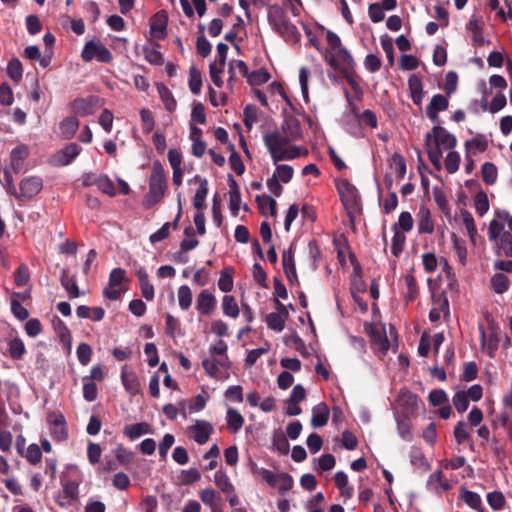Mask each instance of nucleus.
<instances>
[{"label": "nucleus", "instance_id": "obj_62", "mask_svg": "<svg viewBox=\"0 0 512 512\" xmlns=\"http://www.w3.org/2000/svg\"><path fill=\"white\" fill-rule=\"evenodd\" d=\"M276 176L283 183H288L291 181L294 170L292 166L287 164H276Z\"/></svg>", "mask_w": 512, "mask_h": 512}, {"label": "nucleus", "instance_id": "obj_14", "mask_svg": "<svg viewBox=\"0 0 512 512\" xmlns=\"http://www.w3.org/2000/svg\"><path fill=\"white\" fill-rule=\"evenodd\" d=\"M263 140L271 157L274 156L284 146L290 143L288 138L281 136L278 132L266 133L263 137Z\"/></svg>", "mask_w": 512, "mask_h": 512}, {"label": "nucleus", "instance_id": "obj_37", "mask_svg": "<svg viewBox=\"0 0 512 512\" xmlns=\"http://www.w3.org/2000/svg\"><path fill=\"white\" fill-rule=\"evenodd\" d=\"M390 168L397 174L398 179L404 178L406 174V161L399 153H394L389 160Z\"/></svg>", "mask_w": 512, "mask_h": 512}, {"label": "nucleus", "instance_id": "obj_5", "mask_svg": "<svg viewBox=\"0 0 512 512\" xmlns=\"http://www.w3.org/2000/svg\"><path fill=\"white\" fill-rule=\"evenodd\" d=\"M336 188L340 200L347 211V215L351 222H353L355 217L362 213L360 194L357 188L347 179H337Z\"/></svg>", "mask_w": 512, "mask_h": 512}, {"label": "nucleus", "instance_id": "obj_38", "mask_svg": "<svg viewBox=\"0 0 512 512\" xmlns=\"http://www.w3.org/2000/svg\"><path fill=\"white\" fill-rule=\"evenodd\" d=\"M334 482L336 487L341 491V495L345 497H351L353 494V488L348 485V477L345 472L338 471L334 475Z\"/></svg>", "mask_w": 512, "mask_h": 512}, {"label": "nucleus", "instance_id": "obj_44", "mask_svg": "<svg viewBox=\"0 0 512 512\" xmlns=\"http://www.w3.org/2000/svg\"><path fill=\"white\" fill-rule=\"evenodd\" d=\"M414 220L410 212L404 211L399 215L398 222L393 225V230L400 228L403 232H410L413 228Z\"/></svg>", "mask_w": 512, "mask_h": 512}, {"label": "nucleus", "instance_id": "obj_51", "mask_svg": "<svg viewBox=\"0 0 512 512\" xmlns=\"http://www.w3.org/2000/svg\"><path fill=\"white\" fill-rule=\"evenodd\" d=\"M488 147V142L483 135H478L465 142L466 153H469L471 149L478 152H484Z\"/></svg>", "mask_w": 512, "mask_h": 512}, {"label": "nucleus", "instance_id": "obj_39", "mask_svg": "<svg viewBox=\"0 0 512 512\" xmlns=\"http://www.w3.org/2000/svg\"><path fill=\"white\" fill-rule=\"evenodd\" d=\"M8 76L13 80L14 82L18 83L23 76V67L20 60L16 57L9 60L6 68Z\"/></svg>", "mask_w": 512, "mask_h": 512}, {"label": "nucleus", "instance_id": "obj_19", "mask_svg": "<svg viewBox=\"0 0 512 512\" xmlns=\"http://www.w3.org/2000/svg\"><path fill=\"white\" fill-rule=\"evenodd\" d=\"M417 218L418 232L420 234H432L434 232V223L428 208L421 206Z\"/></svg>", "mask_w": 512, "mask_h": 512}, {"label": "nucleus", "instance_id": "obj_49", "mask_svg": "<svg viewBox=\"0 0 512 512\" xmlns=\"http://www.w3.org/2000/svg\"><path fill=\"white\" fill-rule=\"evenodd\" d=\"M299 156H300L299 148L292 147L290 149H285L283 147L271 158H272L274 164H277L279 161L293 160Z\"/></svg>", "mask_w": 512, "mask_h": 512}, {"label": "nucleus", "instance_id": "obj_32", "mask_svg": "<svg viewBox=\"0 0 512 512\" xmlns=\"http://www.w3.org/2000/svg\"><path fill=\"white\" fill-rule=\"evenodd\" d=\"M272 445L279 453L283 455L289 453L290 445L287 436L281 431H274L272 435Z\"/></svg>", "mask_w": 512, "mask_h": 512}, {"label": "nucleus", "instance_id": "obj_52", "mask_svg": "<svg viewBox=\"0 0 512 512\" xmlns=\"http://www.w3.org/2000/svg\"><path fill=\"white\" fill-rule=\"evenodd\" d=\"M454 437L458 444H463L470 439V431L468 424L464 421H460L454 428Z\"/></svg>", "mask_w": 512, "mask_h": 512}, {"label": "nucleus", "instance_id": "obj_55", "mask_svg": "<svg viewBox=\"0 0 512 512\" xmlns=\"http://www.w3.org/2000/svg\"><path fill=\"white\" fill-rule=\"evenodd\" d=\"M407 287L406 300L414 301L418 295V285L415 277L412 274H407L404 278Z\"/></svg>", "mask_w": 512, "mask_h": 512}, {"label": "nucleus", "instance_id": "obj_9", "mask_svg": "<svg viewBox=\"0 0 512 512\" xmlns=\"http://www.w3.org/2000/svg\"><path fill=\"white\" fill-rule=\"evenodd\" d=\"M82 148L77 143H68L53 157L56 166L69 165L81 152Z\"/></svg>", "mask_w": 512, "mask_h": 512}, {"label": "nucleus", "instance_id": "obj_7", "mask_svg": "<svg viewBox=\"0 0 512 512\" xmlns=\"http://www.w3.org/2000/svg\"><path fill=\"white\" fill-rule=\"evenodd\" d=\"M100 107V98L90 95L85 98H76L71 104L72 112L80 117L92 115Z\"/></svg>", "mask_w": 512, "mask_h": 512}, {"label": "nucleus", "instance_id": "obj_33", "mask_svg": "<svg viewBox=\"0 0 512 512\" xmlns=\"http://www.w3.org/2000/svg\"><path fill=\"white\" fill-rule=\"evenodd\" d=\"M270 78L271 76L269 72L264 68L249 72L248 76L246 77L248 84L251 86H260L264 83H267Z\"/></svg>", "mask_w": 512, "mask_h": 512}, {"label": "nucleus", "instance_id": "obj_61", "mask_svg": "<svg viewBox=\"0 0 512 512\" xmlns=\"http://www.w3.org/2000/svg\"><path fill=\"white\" fill-rule=\"evenodd\" d=\"M474 202L475 209L480 216H483L489 210V201L485 192H478Z\"/></svg>", "mask_w": 512, "mask_h": 512}, {"label": "nucleus", "instance_id": "obj_24", "mask_svg": "<svg viewBox=\"0 0 512 512\" xmlns=\"http://www.w3.org/2000/svg\"><path fill=\"white\" fill-rule=\"evenodd\" d=\"M78 128L79 121L73 116L66 117L59 124L60 134L62 138L66 140L73 138Z\"/></svg>", "mask_w": 512, "mask_h": 512}, {"label": "nucleus", "instance_id": "obj_46", "mask_svg": "<svg viewBox=\"0 0 512 512\" xmlns=\"http://www.w3.org/2000/svg\"><path fill=\"white\" fill-rule=\"evenodd\" d=\"M178 302L182 310H187L192 303V292L189 286L181 285L178 289Z\"/></svg>", "mask_w": 512, "mask_h": 512}, {"label": "nucleus", "instance_id": "obj_3", "mask_svg": "<svg viewBox=\"0 0 512 512\" xmlns=\"http://www.w3.org/2000/svg\"><path fill=\"white\" fill-rule=\"evenodd\" d=\"M167 179L164 168L160 161L152 164V171L149 177V190L144 195L142 205L145 209H151L158 204L165 195Z\"/></svg>", "mask_w": 512, "mask_h": 512}, {"label": "nucleus", "instance_id": "obj_35", "mask_svg": "<svg viewBox=\"0 0 512 512\" xmlns=\"http://www.w3.org/2000/svg\"><path fill=\"white\" fill-rule=\"evenodd\" d=\"M222 310L224 315L231 317V318H237L239 315V307L236 302V299L232 295H225L222 298Z\"/></svg>", "mask_w": 512, "mask_h": 512}, {"label": "nucleus", "instance_id": "obj_36", "mask_svg": "<svg viewBox=\"0 0 512 512\" xmlns=\"http://www.w3.org/2000/svg\"><path fill=\"white\" fill-rule=\"evenodd\" d=\"M411 428V420L407 416L397 418L398 433L400 437L407 442H410L413 439Z\"/></svg>", "mask_w": 512, "mask_h": 512}, {"label": "nucleus", "instance_id": "obj_34", "mask_svg": "<svg viewBox=\"0 0 512 512\" xmlns=\"http://www.w3.org/2000/svg\"><path fill=\"white\" fill-rule=\"evenodd\" d=\"M226 420L233 433H237L244 424L243 416L234 408H228Z\"/></svg>", "mask_w": 512, "mask_h": 512}, {"label": "nucleus", "instance_id": "obj_41", "mask_svg": "<svg viewBox=\"0 0 512 512\" xmlns=\"http://www.w3.org/2000/svg\"><path fill=\"white\" fill-rule=\"evenodd\" d=\"M202 77L201 72L195 67L191 66L189 69V88L192 94L198 95L201 92Z\"/></svg>", "mask_w": 512, "mask_h": 512}, {"label": "nucleus", "instance_id": "obj_29", "mask_svg": "<svg viewBox=\"0 0 512 512\" xmlns=\"http://www.w3.org/2000/svg\"><path fill=\"white\" fill-rule=\"evenodd\" d=\"M354 69L355 68H347L346 70L339 69L338 71L343 75V77L345 78V80L347 81L349 86L352 88V90L355 93L356 98L358 100H362V98H363V89L361 88V86L358 84V82L355 79V71H354Z\"/></svg>", "mask_w": 512, "mask_h": 512}, {"label": "nucleus", "instance_id": "obj_27", "mask_svg": "<svg viewBox=\"0 0 512 512\" xmlns=\"http://www.w3.org/2000/svg\"><path fill=\"white\" fill-rule=\"evenodd\" d=\"M255 200L262 215L266 214V209H269L272 217L277 215V202L273 197L269 195H257Z\"/></svg>", "mask_w": 512, "mask_h": 512}, {"label": "nucleus", "instance_id": "obj_50", "mask_svg": "<svg viewBox=\"0 0 512 512\" xmlns=\"http://www.w3.org/2000/svg\"><path fill=\"white\" fill-rule=\"evenodd\" d=\"M257 113L258 109L255 105L248 104L245 106L243 111V122L248 130L252 129L254 123L257 122Z\"/></svg>", "mask_w": 512, "mask_h": 512}, {"label": "nucleus", "instance_id": "obj_12", "mask_svg": "<svg viewBox=\"0 0 512 512\" xmlns=\"http://www.w3.org/2000/svg\"><path fill=\"white\" fill-rule=\"evenodd\" d=\"M189 429L193 432L194 441L199 445L205 444L214 431L213 425L206 420H196Z\"/></svg>", "mask_w": 512, "mask_h": 512}, {"label": "nucleus", "instance_id": "obj_30", "mask_svg": "<svg viewBox=\"0 0 512 512\" xmlns=\"http://www.w3.org/2000/svg\"><path fill=\"white\" fill-rule=\"evenodd\" d=\"M467 30L469 32H471V34H472V40H473L474 45H476V46L484 45L483 28L479 24L478 19H476L475 17H472L467 24Z\"/></svg>", "mask_w": 512, "mask_h": 512}, {"label": "nucleus", "instance_id": "obj_16", "mask_svg": "<svg viewBox=\"0 0 512 512\" xmlns=\"http://www.w3.org/2000/svg\"><path fill=\"white\" fill-rule=\"evenodd\" d=\"M281 128L284 136L288 138L290 142L298 139L301 135L300 121L294 116L285 117Z\"/></svg>", "mask_w": 512, "mask_h": 512}, {"label": "nucleus", "instance_id": "obj_21", "mask_svg": "<svg viewBox=\"0 0 512 512\" xmlns=\"http://www.w3.org/2000/svg\"><path fill=\"white\" fill-rule=\"evenodd\" d=\"M160 44L157 42L152 43V47L145 45L142 47V53L145 60L152 65L161 66L164 64L163 54L158 50Z\"/></svg>", "mask_w": 512, "mask_h": 512}, {"label": "nucleus", "instance_id": "obj_28", "mask_svg": "<svg viewBox=\"0 0 512 512\" xmlns=\"http://www.w3.org/2000/svg\"><path fill=\"white\" fill-rule=\"evenodd\" d=\"M233 273V267H227L221 271L218 279V287L222 292L228 293L232 291L234 286Z\"/></svg>", "mask_w": 512, "mask_h": 512}, {"label": "nucleus", "instance_id": "obj_22", "mask_svg": "<svg viewBox=\"0 0 512 512\" xmlns=\"http://www.w3.org/2000/svg\"><path fill=\"white\" fill-rule=\"evenodd\" d=\"M157 91L165 109L172 113L176 110L177 101L170 89L163 83H156Z\"/></svg>", "mask_w": 512, "mask_h": 512}, {"label": "nucleus", "instance_id": "obj_59", "mask_svg": "<svg viewBox=\"0 0 512 512\" xmlns=\"http://www.w3.org/2000/svg\"><path fill=\"white\" fill-rule=\"evenodd\" d=\"M30 273L25 264H21L14 272V281L18 287H22L29 282Z\"/></svg>", "mask_w": 512, "mask_h": 512}, {"label": "nucleus", "instance_id": "obj_13", "mask_svg": "<svg viewBox=\"0 0 512 512\" xmlns=\"http://www.w3.org/2000/svg\"><path fill=\"white\" fill-rule=\"evenodd\" d=\"M448 106L449 101L447 97L442 94H436L432 97L426 108L427 116L432 122H439L438 113L447 110Z\"/></svg>", "mask_w": 512, "mask_h": 512}, {"label": "nucleus", "instance_id": "obj_2", "mask_svg": "<svg viewBox=\"0 0 512 512\" xmlns=\"http://www.w3.org/2000/svg\"><path fill=\"white\" fill-rule=\"evenodd\" d=\"M457 144L456 137L449 133L444 127L436 125L431 132L425 135V148L432 165L441 170L442 150L453 149Z\"/></svg>", "mask_w": 512, "mask_h": 512}, {"label": "nucleus", "instance_id": "obj_64", "mask_svg": "<svg viewBox=\"0 0 512 512\" xmlns=\"http://www.w3.org/2000/svg\"><path fill=\"white\" fill-rule=\"evenodd\" d=\"M499 249L506 257H512V234L509 231L502 233V237L499 239Z\"/></svg>", "mask_w": 512, "mask_h": 512}, {"label": "nucleus", "instance_id": "obj_4", "mask_svg": "<svg viewBox=\"0 0 512 512\" xmlns=\"http://www.w3.org/2000/svg\"><path fill=\"white\" fill-rule=\"evenodd\" d=\"M268 23L285 41L296 43L300 40V33L292 24L286 12L279 5H271L268 8Z\"/></svg>", "mask_w": 512, "mask_h": 512}, {"label": "nucleus", "instance_id": "obj_56", "mask_svg": "<svg viewBox=\"0 0 512 512\" xmlns=\"http://www.w3.org/2000/svg\"><path fill=\"white\" fill-rule=\"evenodd\" d=\"M460 155L456 151H450L445 158V169L448 173L453 174L458 171L460 164Z\"/></svg>", "mask_w": 512, "mask_h": 512}, {"label": "nucleus", "instance_id": "obj_18", "mask_svg": "<svg viewBox=\"0 0 512 512\" xmlns=\"http://www.w3.org/2000/svg\"><path fill=\"white\" fill-rule=\"evenodd\" d=\"M282 264L288 281L292 283L294 280H297L293 244H291V246L287 250L283 251Z\"/></svg>", "mask_w": 512, "mask_h": 512}, {"label": "nucleus", "instance_id": "obj_45", "mask_svg": "<svg viewBox=\"0 0 512 512\" xmlns=\"http://www.w3.org/2000/svg\"><path fill=\"white\" fill-rule=\"evenodd\" d=\"M285 319L281 314L272 312L266 316L267 327L276 332H281L285 327Z\"/></svg>", "mask_w": 512, "mask_h": 512}, {"label": "nucleus", "instance_id": "obj_6", "mask_svg": "<svg viewBox=\"0 0 512 512\" xmlns=\"http://www.w3.org/2000/svg\"><path fill=\"white\" fill-rule=\"evenodd\" d=\"M20 191L16 192L15 198L18 201L30 200L34 198L43 188V182L40 177L30 176L21 180Z\"/></svg>", "mask_w": 512, "mask_h": 512}, {"label": "nucleus", "instance_id": "obj_42", "mask_svg": "<svg viewBox=\"0 0 512 512\" xmlns=\"http://www.w3.org/2000/svg\"><path fill=\"white\" fill-rule=\"evenodd\" d=\"M26 352L24 342L19 337L9 341V356L13 360H21Z\"/></svg>", "mask_w": 512, "mask_h": 512}, {"label": "nucleus", "instance_id": "obj_53", "mask_svg": "<svg viewBox=\"0 0 512 512\" xmlns=\"http://www.w3.org/2000/svg\"><path fill=\"white\" fill-rule=\"evenodd\" d=\"M487 503L493 510H501L506 504L505 497L500 491H493L487 494Z\"/></svg>", "mask_w": 512, "mask_h": 512}, {"label": "nucleus", "instance_id": "obj_8", "mask_svg": "<svg viewBox=\"0 0 512 512\" xmlns=\"http://www.w3.org/2000/svg\"><path fill=\"white\" fill-rule=\"evenodd\" d=\"M364 330L370 337L373 345L377 346V348L382 352L388 351L390 344L383 327L374 323H366L364 325Z\"/></svg>", "mask_w": 512, "mask_h": 512}, {"label": "nucleus", "instance_id": "obj_26", "mask_svg": "<svg viewBox=\"0 0 512 512\" xmlns=\"http://www.w3.org/2000/svg\"><path fill=\"white\" fill-rule=\"evenodd\" d=\"M461 500L465 502L472 509L477 510L478 512H483L484 508L482 506V500L479 494L476 492L470 491L466 488L461 489Z\"/></svg>", "mask_w": 512, "mask_h": 512}, {"label": "nucleus", "instance_id": "obj_23", "mask_svg": "<svg viewBox=\"0 0 512 512\" xmlns=\"http://www.w3.org/2000/svg\"><path fill=\"white\" fill-rule=\"evenodd\" d=\"M150 433H152V428L151 425L147 422L126 425L123 430V434L132 440L139 438L144 434Z\"/></svg>", "mask_w": 512, "mask_h": 512}, {"label": "nucleus", "instance_id": "obj_31", "mask_svg": "<svg viewBox=\"0 0 512 512\" xmlns=\"http://www.w3.org/2000/svg\"><path fill=\"white\" fill-rule=\"evenodd\" d=\"M214 482L215 485L223 492V493H234L235 488L231 483L227 474L222 470H217L214 474Z\"/></svg>", "mask_w": 512, "mask_h": 512}, {"label": "nucleus", "instance_id": "obj_25", "mask_svg": "<svg viewBox=\"0 0 512 512\" xmlns=\"http://www.w3.org/2000/svg\"><path fill=\"white\" fill-rule=\"evenodd\" d=\"M60 282L63 288L68 292L69 297L71 299L78 298L83 293L80 292L78 285L76 283L75 276L68 277L67 270L63 269L60 274Z\"/></svg>", "mask_w": 512, "mask_h": 512}, {"label": "nucleus", "instance_id": "obj_1", "mask_svg": "<svg viewBox=\"0 0 512 512\" xmlns=\"http://www.w3.org/2000/svg\"><path fill=\"white\" fill-rule=\"evenodd\" d=\"M326 48L322 56L324 61L334 70L355 68L356 62L350 51L342 44L340 37L330 31H326Z\"/></svg>", "mask_w": 512, "mask_h": 512}, {"label": "nucleus", "instance_id": "obj_17", "mask_svg": "<svg viewBox=\"0 0 512 512\" xmlns=\"http://www.w3.org/2000/svg\"><path fill=\"white\" fill-rule=\"evenodd\" d=\"M121 381L125 390L132 396L136 395L140 390V382L137 375L133 371H128L125 365L121 370Z\"/></svg>", "mask_w": 512, "mask_h": 512}, {"label": "nucleus", "instance_id": "obj_60", "mask_svg": "<svg viewBox=\"0 0 512 512\" xmlns=\"http://www.w3.org/2000/svg\"><path fill=\"white\" fill-rule=\"evenodd\" d=\"M23 457H25L29 463L35 465L41 461V448L37 444L32 443L28 446L27 451L24 452Z\"/></svg>", "mask_w": 512, "mask_h": 512}, {"label": "nucleus", "instance_id": "obj_48", "mask_svg": "<svg viewBox=\"0 0 512 512\" xmlns=\"http://www.w3.org/2000/svg\"><path fill=\"white\" fill-rule=\"evenodd\" d=\"M57 320L53 322L54 329L63 344L71 343V332L66 326V324L58 317Z\"/></svg>", "mask_w": 512, "mask_h": 512}, {"label": "nucleus", "instance_id": "obj_63", "mask_svg": "<svg viewBox=\"0 0 512 512\" xmlns=\"http://www.w3.org/2000/svg\"><path fill=\"white\" fill-rule=\"evenodd\" d=\"M503 232H506L504 230L503 223H501L495 219L489 223L488 236H489L490 241L496 242L497 240H499L502 237Z\"/></svg>", "mask_w": 512, "mask_h": 512}, {"label": "nucleus", "instance_id": "obj_47", "mask_svg": "<svg viewBox=\"0 0 512 512\" xmlns=\"http://www.w3.org/2000/svg\"><path fill=\"white\" fill-rule=\"evenodd\" d=\"M95 185L105 194L109 196H115L116 192L114 189L113 182L108 175L103 174L95 178Z\"/></svg>", "mask_w": 512, "mask_h": 512}, {"label": "nucleus", "instance_id": "obj_20", "mask_svg": "<svg viewBox=\"0 0 512 512\" xmlns=\"http://www.w3.org/2000/svg\"><path fill=\"white\" fill-rule=\"evenodd\" d=\"M408 86L413 103L420 106L424 97L421 79L415 74H412L408 79Z\"/></svg>", "mask_w": 512, "mask_h": 512}, {"label": "nucleus", "instance_id": "obj_15", "mask_svg": "<svg viewBox=\"0 0 512 512\" xmlns=\"http://www.w3.org/2000/svg\"><path fill=\"white\" fill-rule=\"evenodd\" d=\"M433 301L437 305L433 307L429 312V320L431 322H437L441 318V314L443 313L444 317L447 318L450 315L449 309V301L447 297L442 294L437 298L433 296Z\"/></svg>", "mask_w": 512, "mask_h": 512}, {"label": "nucleus", "instance_id": "obj_40", "mask_svg": "<svg viewBox=\"0 0 512 512\" xmlns=\"http://www.w3.org/2000/svg\"><path fill=\"white\" fill-rule=\"evenodd\" d=\"M482 179L487 185H493L498 176V170L494 163L485 162L481 167Z\"/></svg>", "mask_w": 512, "mask_h": 512}, {"label": "nucleus", "instance_id": "obj_58", "mask_svg": "<svg viewBox=\"0 0 512 512\" xmlns=\"http://www.w3.org/2000/svg\"><path fill=\"white\" fill-rule=\"evenodd\" d=\"M406 237L403 233L399 231H394V236L392 238L391 252L395 257H398L405 245Z\"/></svg>", "mask_w": 512, "mask_h": 512}, {"label": "nucleus", "instance_id": "obj_43", "mask_svg": "<svg viewBox=\"0 0 512 512\" xmlns=\"http://www.w3.org/2000/svg\"><path fill=\"white\" fill-rule=\"evenodd\" d=\"M491 287L495 293L502 294L509 288V279L503 273H496L491 278Z\"/></svg>", "mask_w": 512, "mask_h": 512}, {"label": "nucleus", "instance_id": "obj_54", "mask_svg": "<svg viewBox=\"0 0 512 512\" xmlns=\"http://www.w3.org/2000/svg\"><path fill=\"white\" fill-rule=\"evenodd\" d=\"M92 348L89 344L82 342L78 345L76 354L81 365L86 366L91 361Z\"/></svg>", "mask_w": 512, "mask_h": 512}, {"label": "nucleus", "instance_id": "obj_57", "mask_svg": "<svg viewBox=\"0 0 512 512\" xmlns=\"http://www.w3.org/2000/svg\"><path fill=\"white\" fill-rule=\"evenodd\" d=\"M191 120L201 125L206 123L205 107L201 102L194 101L191 111Z\"/></svg>", "mask_w": 512, "mask_h": 512}, {"label": "nucleus", "instance_id": "obj_10", "mask_svg": "<svg viewBox=\"0 0 512 512\" xmlns=\"http://www.w3.org/2000/svg\"><path fill=\"white\" fill-rule=\"evenodd\" d=\"M217 300L214 294L208 290H202L196 298V310L201 315H210L216 308Z\"/></svg>", "mask_w": 512, "mask_h": 512}, {"label": "nucleus", "instance_id": "obj_11", "mask_svg": "<svg viewBox=\"0 0 512 512\" xmlns=\"http://www.w3.org/2000/svg\"><path fill=\"white\" fill-rule=\"evenodd\" d=\"M167 23H168V15L165 10H160L157 12L150 23V34L152 37L163 40L167 33Z\"/></svg>", "mask_w": 512, "mask_h": 512}]
</instances>
